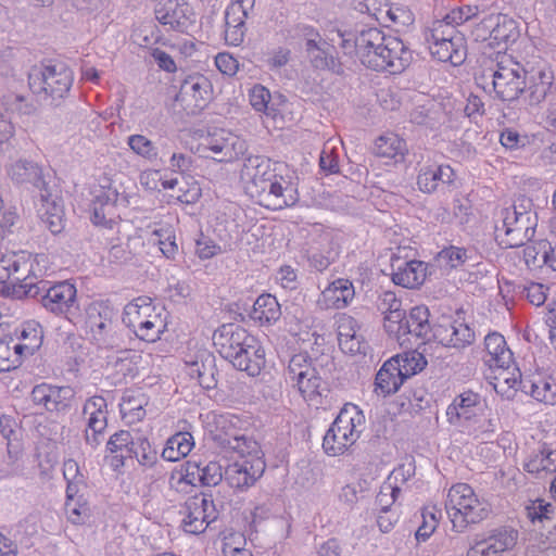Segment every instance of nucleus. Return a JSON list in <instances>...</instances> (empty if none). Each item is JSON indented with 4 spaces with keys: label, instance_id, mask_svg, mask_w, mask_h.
I'll list each match as a JSON object with an SVG mask.
<instances>
[{
    "label": "nucleus",
    "instance_id": "obj_56",
    "mask_svg": "<svg viewBox=\"0 0 556 556\" xmlns=\"http://www.w3.org/2000/svg\"><path fill=\"white\" fill-rule=\"evenodd\" d=\"M142 404L143 400L132 396L123 397V403L121 404L123 417L129 418L130 421L141 420L146 415Z\"/></svg>",
    "mask_w": 556,
    "mask_h": 556
},
{
    "label": "nucleus",
    "instance_id": "obj_60",
    "mask_svg": "<svg viewBox=\"0 0 556 556\" xmlns=\"http://www.w3.org/2000/svg\"><path fill=\"white\" fill-rule=\"evenodd\" d=\"M467 260V251L457 247H450L443 249L439 253V261L445 263L451 268H456L465 263Z\"/></svg>",
    "mask_w": 556,
    "mask_h": 556
},
{
    "label": "nucleus",
    "instance_id": "obj_49",
    "mask_svg": "<svg viewBox=\"0 0 556 556\" xmlns=\"http://www.w3.org/2000/svg\"><path fill=\"white\" fill-rule=\"evenodd\" d=\"M525 509L527 517L535 525L536 522L543 523L544 521L552 520L554 518L556 507L543 498H536L534 501H530L529 504L526 505Z\"/></svg>",
    "mask_w": 556,
    "mask_h": 556
},
{
    "label": "nucleus",
    "instance_id": "obj_24",
    "mask_svg": "<svg viewBox=\"0 0 556 556\" xmlns=\"http://www.w3.org/2000/svg\"><path fill=\"white\" fill-rule=\"evenodd\" d=\"M504 382L509 388L520 389L522 392L530 394L533 399L545 404L556 403V384L539 377L538 379H517L504 378Z\"/></svg>",
    "mask_w": 556,
    "mask_h": 556
},
{
    "label": "nucleus",
    "instance_id": "obj_38",
    "mask_svg": "<svg viewBox=\"0 0 556 556\" xmlns=\"http://www.w3.org/2000/svg\"><path fill=\"white\" fill-rule=\"evenodd\" d=\"M523 469L536 476L542 472H556V450H552L544 443L542 447L536 453H533L523 464Z\"/></svg>",
    "mask_w": 556,
    "mask_h": 556
},
{
    "label": "nucleus",
    "instance_id": "obj_63",
    "mask_svg": "<svg viewBox=\"0 0 556 556\" xmlns=\"http://www.w3.org/2000/svg\"><path fill=\"white\" fill-rule=\"evenodd\" d=\"M20 365V357L8 342L0 341V371H10Z\"/></svg>",
    "mask_w": 556,
    "mask_h": 556
},
{
    "label": "nucleus",
    "instance_id": "obj_17",
    "mask_svg": "<svg viewBox=\"0 0 556 556\" xmlns=\"http://www.w3.org/2000/svg\"><path fill=\"white\" fill-rule=\"evenodd\" d=\"M255 0H233L225 11V40L228 45L240 46L243 42L245 21L253 13Z\"/></svg>",
    "mask_w": 556,
    "mask_h": 556
},
{
    "label": "nucleus",
    "instance_id": "obj_36",
    "mask_svg": "<svg viewBox=\"0 0 556 556\" xmlns=\"http://www.w3.org/2000/svg\"><path fill=\"white\" fill-rule=\"evenodd\" d=\"M518 538V532L508 528H500L484 540H481L486 556H500L503 552L511 549Z\"/></svg>",
    "mask_w": 556,
    "mask_h": 556
},
{
    "label": "nucleus",
    "instance_id": "obj_1",
    "mask_svg": "<svg viewBox=\"0 0 556 556\" xmlns=\"http://www.w3.org/2000/svg\"><path fill=\"white\" fill-rule=\"evenodd\" d=\"M240 179L245 192L266 208L282 210L299 201L296 185L276 174L271 160L267 156H247L240 170Z\"/></svg>",
    "mask_w": 556,
    "mask_h": 556
},
{
    "label": "nucleus",
    "instance_id": "obj_53",
    "mask_svg": "<svg viewBox=\"0 0 556 556\" xmlns=\"http://www.w3.org/2000/svg\"><path fill=\"white\" fill-rule=\"evenodd\" d=\"M451 333L453 338L451 348L454 349H464L475 341V332L466 324L454 323Z\"/></svg>",
    "mask_w": 556,
    "mask_h": 556
},
{
    "label": "nucleus",
    "instance_id": "obj_30",
    "mask_svg": "<svg viewBox=\"0 0 556 556\" xmlns=\"http://www.w3.org/2000/svg\"><path fill=\"white\" fill-rule=\"evenodd\" d=\"M296 386L303 397L312 405H324L328 396L329 389L327 383L321 379L317 369H313L312 375H307L304 379L299 380Z\"/></svg>",
    "mask_w": 556,
    "mask_h": 556
},
{
    "label": "nucleus",
    "instance_id": "obj_59",
    "mask_svg": "<svg viewBox=\"0 0 556 556\" xmlns=\"http://www.w3.org/2000/svg\"><path fill=\"white\" fill-rule=\"evenodd\" d=\"M344 413H348V419H351L348 428L349 435L354 437L355 440H357L361 432V430H358V427H361L364 424L365 417L362 410H359L358 407L354 404H345L339 414Z\"/></svg>",
    "mask_w": 556,
    "mask_h": 556
},
{
    "label": "nucleus",
    "instance_id": "obj_11",
    "mask_svg": "<svg viewBox=\"0 0 556 556\" xmlns=\"http://www.w3.org/2000/svg\"><path fill=\"white\" fill-rule=\"evenodd\" d=\"M529 71H526L520 64L514 63L511 66L497 63V68L493 72V88L503 101H514L526 90L528 84Z\"/></svg>",
    "mask_w": 556,
    "mask_h": 556
},
{
    "label": "nucleus",
    "instance_id": "obj_34",
    "mask_svg": "<svg viewBox=\"0 0 556 556\" xmlns=\"http://www.w3.org/2000/svg\"><path fill=\"white\" fill-rule=\"evenodd\" d=\"M484 345L490 356L486 361L490 367L507 369L513 363V353L506 346V341L502 334H488L484 339Z\"/></svg>",
    "mask_w": 556,
    "mask_h": 556
},
{
    "label": "nucleus",
    "instance_id": "obj_62",
    "mask_svg": "<svg viewBox=\"0 0 556 556\" xmlns=\"http://www.w3.org/2000/svg\"><path fill=\"white\" fill-rule=\"evenodd\" d=\"M495 20H498V15L491 14L475 26L471 31L475 41H485L486 39L493 40V27Z\"/></svg>",
    "mask_w": 556,
    "mask_h": 556
},
{
    "label": "nucleus",
    "instance_id": "obj_47",
    "mask_svg": "<svg viewBox=\"0 0 556 556\" xmlns=\"http://www.w3.org/2000/svg\"><path fill=\"white\" fill-rule=\"evenodd\" d=\"M405 149V142L394 135L382 136L376 142L377 155L388 159H394L395 161H397L399 157L401 160L404 157Z\"/></svg>",
    "mask_w": 556,
    "mask_h": 556
},
{
    "label": "nucleus",
    "instance_id": "obj_43",
    "mask_svg": "<svg viewBox=\"0 0 556 556\" xmlns=\"http://www.w3.org/2000/svg\"><path fill=\"white\" fill-rule=\"evenodd\" d=\"M315 368L311 357L306 353L295 354L289 359L286 369V379L294 384L299 380L307 377V375H312Z\"/></svg>",
    "mask_w": 556,
    "mask_h": 556
},
{
    "label": "nucleus",
    "instance_id": "obj_15",
    "mask_svg": "<svg viewBox=\"0 0 556 556\" xmlns=\"http://www.w3.org/2000/svg\"><path fill=\"white\" fill-rule=\"evenodd\" d=\"M448 39L443 37L442 31L427 36L431 55L440 62H448L453 66L462 65L467 56L465 38L455 29H448Z\"/></svg>",
    "mask_w": 556,
    "mask_h": 556
},
{
    "label": "nucleus",
    "instance_id": "obj_10",
    "mask_svg": "<svg viewBox=\"0 0 556 556\" xmlns=\"http://www.w3.org/2000/svg\"><path fill=\"white\" fill-rule=\"evenodd\" d=\"M5 173L13 185L38 190L39 199L47 200L50 197L52 188L38 162L25 157L16 159L5 166Z\"/></svg>",
    "mask_w": 556,
    "mask_h": 556
},
{
    "label": "nucleus",
    "instance_id": "obj_18",
    "mask_svg": "<svg viewBox=\"0 0 556 556\" xmlns=\"http://www.w3.org/2000/svg\"><path fill=\"white\" fill-rule=\"evenodd\" d=\"M528 101L530 105L556 102V76L547 64L532 67L528 76Z\"/></svg>",
    "mask_w": 556,
    "mask_h": 556
},
{
    "label": "nucleus",
    "instance_id": "obj_57",
    "mask_svg": "<svg viewBox=\"0 0 556 556\" xmlns=\"http://www.w3.org/2000/svg\"><path fill=\"white\" fill-rule=\"evenodd\" d=\"M155 307H142L137 309L135 306H125L123 320L128 327H137L139 321L148 320L152 314H156Z\"/></svg>",
    "mask_w": 556,
    "mask_h": 556
},
{
    "label": "nucleus",
    "instance_id": "obj_29",
    "mask_svg": "<svg viewBox=\"0 0 556 556\" xmlns=\"http://www.w3.org/2000/svg\"><path fill=\"white\" fill-rule=\"evenodd\" d=\"M426 266L420 261H409L393 265L392 280L395 285L404 288H416L426 278Z\"/></svg>",
    "mask_w": 556,
    "mask_h": 556
},
{
    "label": "nucleus",
    "instance_id": "obj_51",
    "mask_svg": "<svg viewBox=\"0 0 556 556\" xmlns=\"http://www.w3.org/2000/svg\"><path fill=\"white\" fill-rule=\"evenodd\" d=\"M497 15L498 20H495L493 27V41L496 43L514 41L518 33L515 21L506 15Z\"/></svg>",
    "mask_w": 556,
    "mask_h": 556
},
{
    "label": "nucleus",
    "instance_id": "obj_9",
    "mask_svg": "<svg viewBox=\"0 0 556 556\" xmlns=\"http://www.w3.org/2000/svg\"><path fill=\"white\" fill-rule=\"evenodd\" d=\"M85 312L87 333L99 346H110L116 326L117 311L108 302L96 301L90 303Z\"/></svg>",
    "mask_w": 556,
    "mask_h": 556
},
{
    "label": "nucleus",
    "instance_id": "obj_2",
    "mask_svg": "<svg viewBox=\"0 0 556 556\" xmlns=\"http://www.w3.org/2000/svg\"><path fill=\"white\" fill-rule=\"evenodd\" d=\"M356 46L362 64L375 71L401 73L413 59L412 51L400 38L386 36L377 27L361 29Z\"/></svg>",
    "mask_w": 556,
    "mask_h": 556
},
{
    "label": "nucleus",
    "instance_id": "obj_14",
    "mask_svg": "<svg viewBox=\"0 0 556 556\" xmlns=\"http://www.w3.org/2000/svg\"><path fill=\"white\" fill-rule=\"evenodd\" d=\"M83 416L86 418L85 442L94 450L103 442L108 427L106 400L100 395L89 397L83 406Z\"/></svg>",
    "mask_w": 556,
    "mask_h": 556
},
{
    "label": "nucleus",
    "instance_id": "obj_45",
    "mask_svg": "<svg viewBox=\"0 0 556 556\" xmlns=\"http://www.w3.org/2000/svg\"><path fill=\"white\" fill-rule=\"evenodd\" d=\"M166 325L160 313L152 314L148 320L139 321L134 328L136 336L147 342H155L161 338Z\"/></svg>",
    "mask_w": 556,
    "mask_h": 556
},
{
    "label": "nucleus",
    "instance_id": "obj_21",
    "mask_svg": "<svg viewBox=\"0 0 556 556\" xmlns=\"http://www.w3.org/2000/svg\"><path fill=\"white\" fill-rule=\"evenodd\" d=\"M243 142L225 130H216L204 139L202 148L213 153L211 157L217 162H230L242 153Z\"/></svg>",
    "mask_w": 556,
    "mask_h": 556
},
{
    "label": "nucleus",
    "instance_id": "obj_35",
    "mask_svg": "<svg viewBox=\"0 0 556 556\" xmlns=\"http://www.w3.org/2000/svg\"><path fill=\"white\" fill-rule=\"evenodd\" d=\"M250 316L262 326L275 324L281 316L280 304L274 295L261 294L254 302Z\"/></svg>",
    "mask_w": 556,
    "mask_h": 556
},
{
    "label": "nucleus",
    "instance_id": "obj_27",
    "mask_svg": "<svg viewBox=\"0 0 556 556\" xmlns=\"http://www.w3.org/2000/svg\"><path fill=\"white\" fill-rule=\"evenodd\" d=\"M38 213L41 222L53 235L60 233L64 229V211L61 199L53 192L46 199H39Z\"/></svg>",
    "mask_w": 556,
    "mask_h": 556
},
{
    "label": "nucleus",
    "instance_id": "obj_55",
    "mask_svg": "<svg viewBox=\"0 0 556 556\" xmlns=\"http://www.w3.org/2000/svg\"><path fill=\"white\" fill-rule=\"evenodd\" d=\"M479 9L477 5H463L451 10L444 21L452 26L464 24L470 18L477 16Z\"/></svg>",
    "mask_w": 556,
    "mask_h": 556
},
{
    "label": "nucleus",
    "instance_id": "obj_32",
    "mask_svg": "<svg viewBox=\"0 0 556 556\" xmlns=\"http://www.w3.org/2000/svg\"><path fill=\"white\" fill-rule=\"evenodd\" d=\"M327 307L344 308L355 295L353 283L349 279L339 278L323 291Z\"/></svg>",
    "mask_w": 556,
    "mask_h": 556
},
{
    "label": "nucleus",
    "instance_id": "obj_20",
    "mask_svg": "<svg viewBox=\"0 0 556 556\" xmlns=\"http://www.w3.org/2000/svg\"><path fill=\"white\" fill-rule=\"evenodd\" d=\"M155 18L169 29L185 33L192 24V11L188 3L178 0L160 1L154 8Z\"/></svg>",
    "mask_w": 556,
    "mask_h": 556
},
{
    "label": "nucleus",
    "instance_id": "obj_22",
    "mask_svg": "<svg viewBox=\"0 0 556 556\" xmlns=\"http://www.w3.org/2000/svg\"><path fill=\"white\" fill-rule=\"evenodd\" d=\"M348 418V413L339 414L324 437L323 448L329 456L343 454L356 442L354 437L349 435L351 419Z\"/></svg>",
    "mask_w": 556,
    "mask_h": 556
},
{
    "label": "nucleus",
    "instance_id": "obj_64",
    "mask_svg": "<svg viewBox=\"0 0 556 556\" xmlns=\"http://www.w3.org/2000/svg\"><path fill=\"white\" fill-rule=\"evenodd\" d=\"M453 324L451 321H446L443 324L431 325L430 340L433 339L438 343L443 346L451 348V343L453 341L452 330Z\"/></svg>",
    "mask_w": 556,
    "mask_h": 556
},
{
    "label": "nucleus",
    "instance_id": "obj_31",
    "mask_svg": "<svg viewBox=\"0 0 556 556\" xmlns=\"http://www.w3.org/2000/svg\"><path fill=\"white\" fill-rule=\"evenodd\" d=\"M397 359H388L376 375V390H380L383 395L395 393L405 381L401 375V368Z\"/></svg>",
    "mask_w": 556,
    "mask_h": 556
},
{
    "label": "nucleus",
    "instance_id": "obj_12",
    "mask_svg": "<svg viewBox=\"0 0 556 556\" xmlns=\"http://www.w3.org/2000/svg\"><path fill=\"white\" fill-rule=\"evenodd\" d=\"M211 93L212 84L208 78L201 74H194L181 81L176 101L180 102L188 114L195 115L207 105Z\"/></svg>",
    "mask_w": 556,
    "mask_h": 556
},
{
    "label": "nucleus",
    "instance_id": "obj_3",
    "mask_svg": "<svg viewBox=\"0 0 556 556\" xmlns=\"http://www.w3.org/2000/svg\"><path fill=\"white\" fill-rule=\"evenodd\" d=\"M213 343L223 358L250 376H257L265 366L264 349L240 325H222L213 334Z\"/></svg>",
    "mask_w": 556,
    "mask_h": 556
},
{
    "label": "nucleus",
    "instance_id": "obj_33",
    "mask_svg": "<svg viewBox=\"0 0 556 556\" xmlns=\"http://www.w3.org/2000/svg\"><path fill=\"white\" fill-rule=\"evenodd\" d=\"M119 200V193L111 187L101 188L92 201L91 220L96 225H106L110 216Z\"/></svg>",
    "mask_w": 556,
    "mask_h": 556
},
{
    "label": "nucleus",
    "instance_id": "obj_50",
    "mask_svg": "<svg viewBox=\"0 0 556 556\" xmlns=\"http://www.w3.org/2000/svg\"><path fill=\"white\" fill-rule=\"evenodd\" d=\"M134 458L146 467H152L157 460V452L151 446L146 437H134Z\"/></svg>",
    "mask_w": 556,
    "mask_h": 556
},
{
    "label": "nucleus",
    "instance_id": "obj_7",
    "mask_svg": "<svg viewBox=\"0 0 556 556\" xmlns=\"http://www.w3.org/2000/svg\"><path fill=\"white\" fill-rule=\"evenodd\" d=\"M73 84L72 71L62 63L34 66L28 73V86L34 94L51 105H59Z\"/></svg>",
    "mask_w": 556,
    "mask_h": 556
},
{
    "label": "nucleus",
    "instance_id": "obj_39",
    "mask_svg": "<svg viewBox=\"0 0 556 556\" xmlns=\"http://www.w3.org/2000/svg\"><path fill=\"white\" fill-rule=\"evenodd\" d=\"M355 324V319L351 316L343 317L338 326V340L341 350L350 354H366V342L356 331L352 333L345 332L349 325Z\"/></svg>",
    "mask_w": 556,
    "mask_h": 556
},
{
    "label": "nucleus",
    "instance_id": "obj_6",
    "mask_svg": "<svg viewBox=\"0 0 556 556\" xmlns=\"http://www.w3.org/2000/svg\"><path fill=\"white\" fill-rule=\"evenodd\" d=\"M38 265L37 256L24 251L2 255L0 258V282L4 283L2 291L14 299H29L17 294L28 289L26 285H37L40 281L36 271Z\"/></svg>",
    "mask_w": 556,
    "mask_h": 556
},
{
    "label": "nucleus",
    "instance_id": "obj_26",
    "mask_svg": "<svg viewBox=\"0 0 556 556\" xmlns=\"http://www.w3.org/2000/svg\"><path fill=\"white\" fill-rule=\"evenodd\" d=\"M455 172L450 165H427L420 168L417 176V185L420 191L431 193L440 184L452 185L455 180Z\"/></svg>",
    "mask_w": 556,
    "mask_h": 556
},
{
    "label": "nucleus",
    "instance_id": "obj_19",
    "mask_svg": "<svg viewBox=\"0 0 556 556\" xmlns=\"http://www.w3.org/2000/svg\"><path fill=\"white\" fill-rule=\"evenodd\" d=\"M265 467L263 457L244 458L226 467L225 480L231 488L247 489L263 476Z\"/></svg>",
    "mask_w": 556,
    "mask_h": 556
},
{
    "label": "nucleus",
    "instance_id": "obj_16",
    "mask_svg": "<svg viewBox=\"0 0 556 556\" xmlns=\"http://www.w3.org/2000/svg\"><path fill=\"white\" fill-rule=\"evenodd\" d=\"M305 35L311 36L305 40V52L309 64L316 71H328L337 75L344 73L342 63L334 55L333 46L324 40L313 28H305Z\"/></svg>",
    "mask_w": 556,
    "mask_h": 556
},
{
    "label": "nucleus",
    "instance_id": "obj_40",
    "mask_svg": "<svg viewBox=\"0 0 556 556\" xmlns=\"http://www.w3.org/2000/svg\"><path fill=\"white\" fill-rule=\"evenodd\" d=\"M75 397V391L70 386H52L49 384V395L46 410L50 413H62L70 409L72 401Z\"/></svg>",
    "mask_w": 556,
    "mask_h": 556
},
{
    "label": "nucleus",
    "instance_id": "obj_5",
    "mask_svg": "<svg viewBox=\"0 0 556 556\" xmlns=\"http://www.w3.org/2000/svg\"><path fill=\"white\" fill-rule=\"evenodd\" d=\"M446 513L453 528L463 531L469 523H478L490 514V505L479 500L472 488L467 483L454 484L445 501Z\"/></svg>",
    "mask_w": 556,
    "mask_h": 556
},
{
    "label": "nucleus",
    "instance_id": "obj_52",
    "mask_svg": "<svg viewBox=\"0 0 556 556\" xmlns=\"http://www.w3.org/2000/svg\"><path fill=\"white\" fill-rule=\"evenodd\" d=\"M21 338L26 341V353L33 355L42 343V328L38 323L27 321L23 325Z\"/></svg>",
    "mask_w": 556,
    "mask_h": 556
},
{
    "label": "nucleus",
    "instance_id": "obj_41",
    "mask_svg": "<svg viewBox=\"0 0 556 556\" xmlns=\"http://www.w3.org/2000/svg\"><path fill=\"white\" fill-rule=\"evenodd\" d=\"M478 402V394L465 392L458 395L447 407L446 416L451 424H455L460 418L466 420L471 418V409Z\"/></svg>",
    "mask_w": 556,
    "mask_h": 556
},
{
    "label": "nucleus",
    "instance_id": "obj_8",
    "mask_svg": "<svg viewBox=\"0 0 556 556\" xmlns=\"http://www.w3.org/2000/svg\"><path fill=\"white\" fill-rule=\"evenodd\" d=\"M502 227L496 226V238L503 248H518L530 241L535 232L536 215L510 208L501 211Z\"/></svg>",
    "mask_w": 556,
    "mask_h": 556
},
{
    "label": "nucleus",
    "instance_id": "obj_46",
    "mask_svg": "<svg viewBox=\"0 0 556 556\" xmlns=\"http://www.w3.org/2000/svg\"><path fill=\"white\" fill-rule=\"evenodd\" d=\"M129 149L141 159L153 163L159 157V151L153 141L143 135L135 134L127 138Z\"/></svg>",
    "mask_w": 556,
    "mask_h": 556
},
{
    "label": "nucleus",
    "instance_id": "obj_23",
    "mask_svg": "<svg viewBox=\"0 0 556 556\" xmlns=\"http://www.w3.org/2000/svg\"><path fill=\"white\" fill-rule=\"evenodd\" d=\"M223 478H225V470L223 471L222 465L217 462L188 460L186 463L184 480L187 483L215 486Z\"/></svg>",
    "mask_w": 556,
    "mask_h": 556
},
{
    "label": "nucleus",
    "instance_id": "obj_61",
    "mask_svg": "<svg viewBox=\"0 0 556 556\" xmlns=\"http://www.w3.org/2000/svg\"><path fill=\"white\" fill-rule=\"evenodd\" d=\"M201 187L195 180H192L191 184L186 182L185 185L180 182L177 191V200L185 204H193L201 198Z\"/></svg>",
    "mask_w": 556,
    "mask_h": 556
},
{
    "label": "nucleus",
    "instance_id": "obj_42",
    "mask_svg": "<svg viewBox=\"0 0 556 556\" xmlns=\"http://www.w3.org/2000/svg\"><path fill=\"white\" fill-rule=\"evenodd\" d=\"M0 433L7 440L8 453L11 458H16L22 450L20 431L16 420L9 416H0Z\"/></svg>",
    "mask_w": 556,
    "mask_h": 556
},
{
    "label": "nucleus",
    "instance_id": "obj_4",
    "mask_svg": "<svg viewBox=\"0 0 556 556\" xmlns=\"http://www.w3.org/2000/svg\"><path fill=\"white\" fill-rule=\"evenodd\" d=\"M27 290L21 291L18 296L37 299L49 312L65 317L76 325L79 320L76 287L67 280L51 285L40 280L37 285H26Z\"/></svg>",
    "mask_w": 556,
    "mask_h": 556
},
{
    "label": "nucleus",
    "instance_id": "obj_44",
    "mask_svg": "<svg viewBox=\"0 0 556 556\" xmlns=\"http://www.w3.org/2000/svg\"><path fill=\"white\" fill-rule=\"evenodd\" d=\"M426 352V348L422 352L412 351L404 353L403 355H396L391 357V359L399 361V368H401V375L406 380L407 378L420 372L427 365L426 357L424 353Z\"/></svg>",
    "mask_w": 556,
    "mask_h": 556
},
{
    "label": "nucleus",
    "instance_id": "obj_28",
    "mask_svg": "<svg viewBox=\"0 0 556 556\" xmlns=\"http://www.w3.org/2000/svg\"><path fill=\"white\" fill-rule=\"evenodd\" d=\"M213 439L218 446L238 453L242 459L262 457L258 443L251 437L215 434Z\"/></svg>",
    "mask_w": 556,
    "mask_h": 556
},
{
    "label": "nucleus",
    "instance_id": "obj_25",
    "mask_svg": "<svg viewBox=\"0 0 556 556\" xmlns=\"http://www.w3.org/2000/svg\"><path fill=\"white\" fill-rule=\"evenodd\" d=\"M187 374L197 379L199 384L206 390L215 389L217 386L218 370L215 364V357L208 352H201L195 361L187 364Z\"/></svg>",
    "mask_w": 556,
    "mask_h": 556
},
{
    "label": "nucleus",
    "instance_id": "obj_48",
    "mask_svg": "<svg viewBox=\"0 0 556 556\" xmlns=\"http://www.w3.org/2000/svg\"><path fill=\"white\" fill-rule=\"evenodd\" d=\"M339 253L338 245L329 242L325 249L308 254L309 267L317 271H324L339 257Z\"/></svg>",
    "mask_w": 556,
    "mask_h": 556
},
{
    "label": "nucleus",
    "instance_id": "obj_37",
    "mask_svg": "<svg viewBox=\"0 0 556 556\" xmlns=\"http://www.w3.org/2000/svg\"><path fill=\"white\" fill-rule=\"evenodd\" d=\"M429 309L426 306H415L405 319L403 334H414L417 338L430 341L431 324Z\"/></svg>",
    "mask_w": 556,
    "mask_h": 556
},
{
    "label": "nucleus",
    "instance_id": "obj_54",
    "mask_svg": "<svg viewBox=\"0 0 556 556\" xmlns=\"http://www.w3.org/2000/svg\"><path fill=\"white\" fill-rule=\"evenodd\" d=\"M270 92L262 85H255L250 91V103L258 112L271 115V109L268 106Z\"/></svg>",
    "mask_w": 556,
    "mask_h": 556
},
{
    "label": "nucleus",
    "instance_id": "obj_13",
    "mask_svg": "<svg viewBox=\"0 0 556 556\" xmlns=\"http://www.w3.org/2000/svg\"><path fill=\"white\" fill-rule=\"evenodd\" d=\"M216 519L217 510L211 496L201 493L186 501L182 527L187 533L200 534Z\"/></svg>",
    "mask_w": 556,
    "mask_h": 556
},
{
    "label": "nucleus",
    "instance_id": "obj_58",
    "mask_svg": "<svg viewBox=\"0 0 556 556\" xmlns=\"http://www.w3.org/2000/svg\"><path fill=\"white\" fill-rule=\"evenodd\" d=\"M405 319V311L403 309L386 313L383 327L388 333L400 337L403 334Z\"/></svg>",
    "mask_w": 556,
    "mask_h": 556
}]
</instances>
